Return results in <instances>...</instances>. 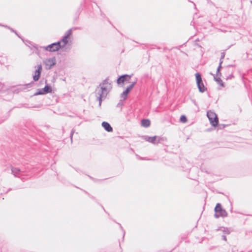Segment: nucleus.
Segmentation results:
<instances>
[{
    "mask_svg": "<svg viewBox=\"0 0 252 252\" xmlns=\"http://www.w3.org/2000/svg\"><path fill=\"white\" fill-rule=\"evenodd\" d=\"M112 88L111 84L107 79L103 81L99 86L96 88L95 91V97L99 101V106L100 107L103 100L105 99Z\"/></svg>",
    "mask_w": 252,
    "mask_h": 252,
    "instance_id": "f257e3e1",
    "label": "nucleus"
},
{
    "mask_svg": "<svg viewBox=\"0 0 252 252\" xmlns=\"http://www.w3.org/2000/svg\"><path fill=\"white\" fill-rule=\"evenodd\" d=\"M207 116L213 126L215 127L218 125L219 122L218 118L217 115L214 111L211 110L208 111Z\"/></svg>",
    "mask_w": 252,
    "mask_h": 252,
    "instance_id": "f03ea898",
    "label": "nucleus"
},
{
    "mask_svg": "<svg viewBox=\"0 0 252 252\" xmlns=\"http://www.w3.org/2000/svg\"><path fill=\"white\" fill-rule=\"evenodd\" d=\"M72 34V30L70 29L68 30L65 33V35L63 37L62 39L58 41L60 42V44H61V47L62 48H63L67 45V44L70 40V36Z\"/></svg>",
    "mask_w": 252,
    "mask_h": 252,
    "instance_id": "7ed1b4c3",
    "label": "nucleus"
},
{
    "mask_svg": "<svg viewBox=\"0 0 252 252\" xmlns=\"http://www.w3.org/2000/svg\"><path fill=\"white\" fill-rule=\"evenodd\" d=\"M216 214L215 217L218 218L220 217H225L227 216V213L226 211L223 209L220 203H217L215 208Z\"/></svg>",
    "mask_w": 252,
    "mask_h": 252,
    "instance_id": "20e7f679",
    "label": "nucleus"
},
{
    "mask_svg": "<svg viewBox=\"0 0 252 252\" xmlns=\"http://www.w3.org/2000/svg\"><path fill=\"white\" fill-rule=\"evenodd\" d=\"M43 63L46 69H50L56 64L55 58H48L44 60Z\"/></svg>",
    "mask_w": 252,
    "mask_h": 252,
    "instance_id": "39448f33",
    "label": "nucleus"
},
{
    "mask_svg": "<svg viewBox=\"0 0 252 252\" xmlns=\"http://www.w3.org/2000/svg\"><path fill=\"white\" fill-rule=\"evenodd\" d=\"M144 139L150 143H151L153 144H158L159 142H160V140L162 139L161 137L154 136L152 137L146 136L144 137Z\"/></svg>",
    "mask_w": 252,
    "mask_h": 252,
    "instance_id": "423d86ee",
    "label": "nucleus"
},
{
    "mask_svg": "<svg viewBox=\"0 0 252 252\" xmlns=\"http://www.w3.org/2000/svg\"><path fill=\"white\" fill-rule=\"evenodd\" d=\"M35 70L33 75V79L34 81H37L40 78L42 67L41 64H38L35 67Z\"/></svg>",
    "mask_w": 252,
    "mask_h": 252,
    "instance_id": "0eeeda50",
    "label": "nucleus"
},
{
    "mask_svg": "<svg viewBox=\"0 0 252 252\" xmlns=\"http://www.w3.org/2000/svg\"><path fill=\"white\" fill-rule=\"evenodd\" d=\"M136 81H134L132 82L130 85H129L127 88L124 91L123 93L121 95V97L122 99L125 100L126 99L127 95L130 91L132 89L134 85L136 84Z\"/></svg>",
    "mask_w": 252,
    "mask_h": 252,
    "instance_id": "6e6552de",
    "label": "nucleus"
},
{
    "mask_svg": "<svg viewBox=\"0 0 252 252\" xmlns=\"http://www.w3.org/2000/svg\"><path fill=\"white\" fill-rule=\"evenodd\" d=\"M60 45V42H57L56 43L51 44L47 47H44V48L47 51L55 52L58 50L60 48H62Z\"/></svg>",
    "mask_w": 252,
    "mask_h": 252,
    "instance_id": "1a4fd4ad",
    "label": "nucleus"
},
{
    "mask_svg": "<svg viewBox=\"0 0 252 252\" xmlns=\"http://www.w3.org/2000/svg\"><path fill=\"white\" fill-rule=\"evenodd\" d=\"M130 78V75L127 74L122 75L117 79V83L120 85L121 83H123L124 82L129 83Z\"/></svg>",
    "mask_w": 252,
    "mask_h": 252,
    "instance_id": "9d476101",
    "label": "nucleus"
},
{
    "mask_svg": "<svg viewBox=\"0 0 252 252\" xmlns=\"http://www.w3.org/2000/svg\"><path fill=\"white\" fill-rule=\"evenodd\" d=\"M52 92V88L50 86L46 85L45 87L42 89V90H40L39 91L36 92L34 95H40V94H44L47 93H51Z\"/></svg>",
    "mask_w": 252,
    "mask_h": 252,
    "instance_id": "9b49d317",
    "label": "nucleus"
},
{
    "mask_svg": "<svg viewBox=\"0 0 252 252\" xmlns=\"http://www.w3.org/2000/svg\"><path fill=\"white\" fill-rule=\"evenodd\" d=\"M211 75L213 76L215 81L217 83L218 85H219L221 87H224V83L220 78L221 75L217 76V74L214 75L212 73H211Z\"/></svg>",
    "mask_w": 252,
    "mask_h": 252,
    "instance_id": "f8f14e48",
    "label": "nucleus"
},
{
    "mask_svg": "<svg viewBox=\"0 0 252 252\" xmlns=\"http://www.w3.org/2000/svg\"><path fill=\"white\" fill-rule=\"evenodd\" d=\"M102 126L108 132H111L113 130L112 127L111 126L110 124L107 122H103L102 123Z\"/></svg>",
    "mask_w": 252,
    "mask_h": 252,
    "instance_id": "ddd939ff",
    "label": "nucleus"
},
{
    "mask_svg": "<svg viewBox=\"0 0 252 252\" xmlns=\"http://www.w3.org/2000/svg\"><path fill=\"white\" fill-rule=\"evenodd\" d=\"M150 125V121L148 119H143L141 121V125L145 127H148Z\"/></svg>",
    "mask_w": 252,
    "mask_h": 252,
    "instance_id": "4468645a",
    "label": "nucleus"
},
{
    "mask_svg": "<svg viewBox=\"0 0 252 252\" xmlns=\"http://www.w3.org/2000/svg\"><path fill=\"white\" fill-rule=\"evenodd\" d=\"M197 85V87L199 89V91L201 93L204 92L205 91V90H206V88L205 87L203 82H201V83H200V84H198Z\"/></svg>",
    "mask_w": 252,
    "mask_h": 252,
    "instance_id": "2eb2a0df",
    "label": "nucleus"
},
{
    "mask_svg": "<svg viewBox=\"0 0 252 252\" xmlns=\"http://www.w3.org/2000/svg\"><path fill=\"white\" fill-rule=\"evenodd\" d=\"M195 77L197 84H200V83H201V82H202L201 75L199 73H196L195 74Z\"/></svg>",
    "mask_w": 252,
    "mask_h": 252,
    "instance_id": "dca6fc26",
    "label": "nucleus"
},
{
    "mask_svg": "<svg viewBox=\"0 0 252 252\" xmlns=\"http://www.w3.org/2000/svg\"><path fill=\"white\" fill-rule=\"evenodd\" d=\"M11 171H12V174L15 176H17L18 175L20 172V170L19 169H18V168H13V167H12V169H11Z\"/></svg>",
    "mask_w": 252,
    "mask_h": 252,
    "instance_id": "f3484780",
    "label": "nucleus"
},
{
    "mask_svg": "<svg viewBox=\"0 0 252 252\" xmlns=\"http://www.w3.org/2000/svg\"><path fill=\"white\" fill-rule=\"evenodd\" d=\"M223 63V61H220L219 65L217 68L216 74L217 76L219 75H221V73L220 72V69L221 68V64Z\"/></svg>",
    "mask_w": 252,
    "mask_h": 252,
    "instance_id": "a211bd4d",
    "label": "nucleus"
},
{
    "mask_svg": "<svg viewBox=\"0 0 252 252\" xmlns=\"http://www.w3.org/2000/svg\"><path fill=\"white\" fill-rule=\"evenodd\" d=\"M218 230L222 232L223 233H224L225 234H229V230L227 228L221 227Z\"/></svg>",
    "mask_w": 252,
    "mask_h": 252,
    "instance_id": "6ab92c4d",
    "label": "nucleus"
},
{
    "mask_svg": "<svg viewBox=\"0 0 252 252\" xmlns=\"http://www.w3.org/2000/svg\"><path fill=\"white\" fill-rule=\"evenodd\" d=\"M180 121L182 123H185L187 122V119L185 115H182L180 117Z\"/></svg>",
    "mask_w": 252,
    "mask_h": 252,
    "instance_id": "aec40b11",
    "label": "nucleus"
},
{
    "mask_svg": "<svg viewBox=\"0 0 252 252\" xmlns=\"http://www.w3.org/2000/svg\"><path fill=\"white\" fill-rule=\"evenodd\" d=\"M233 77H234V76H233L232 73H230L228 76H226L225 79L226 80H230V79H232Z\"/></svg>",
    "mask_w": 252,
    "mask_h": 252,
    "instance_id": "412c9836",
    "label": "nucleus"
},
{
    "mask_svg": "<svg viewBox=\"0 0 252 252\" xmlns=\"http://www.w3.org/2000/svg\"><path fill=\"white\" fill-rule=\"evenodd\" d=\"M225 57V54L224 53H221V57H220V61H223V59H224Z\"/></svg>",
    "mask_w": 252,
    "mask_h": 252,
    "instance_id": "4be33fe9",
    "label": "nucleus"
},
{
    "mask_svg": "<svg viewBox=\"0 0 252 252\" xmlns=\"http://www.w3.org/2000/svg\"><path fill=\"white\" fill-rule=\"evenodd\" d=\"M222 238L224 240L226 241V236H224V235H223L222 236Z\"/></svg>",
    "mask_w": 252,
    "mask_h": 252,
    "instance_id": "5701e85b",
    "label": "nucleus"
},
{
    "mask_svg": "<svg viewBox=\"0 0 252 252\" xmlns=\"http://www.w3.org/2000/svg\"><path fill=\"white\" fill-rule=\"evenodd\" d=\"M2 86H3V85H2V84H0V90H1V89H2Z\"/></svg>",
    "mask_w": 252,
    "mask_h": 252,
    "instance_id": "b1692460",
    "label": "nucleus"
},
{
    "mask_svg": "<svg viewBox=\"0 0 252 252\" xmlns=\"http://www.w3.org/2000/svg\"><path fill=\"white\" fill-rule=\"evenodd\" d=\"M72 135H73V132H72L71 133V139H72Z\"/></svg>",
    "mask_w": 252,
    "mask_h": 252,
    "instance_id": "393cba45",
    "label": "nucleus"
}]
</instances>
